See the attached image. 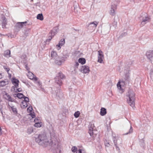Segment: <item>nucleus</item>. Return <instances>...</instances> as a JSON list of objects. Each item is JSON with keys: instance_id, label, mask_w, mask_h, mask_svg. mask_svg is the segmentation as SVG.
I'll return each mask as SVG.
<instances>
[{"instance_id": "nucleus-1", "label": "nucleus", "mask_w": 153, "mask_h": 153, "mask_svg": "<svg viewBox=\"0 0 153 153\" xmlns=\"http://www.w3.org/2000/svg\"><path fill=\"white\" fill-rule=\"evenodd\" d=\"M35 141L39 145L46 147L48 145V141L45 134H39L37 137L35 138Z\"/></svg>"}, {"instance_id": "nucleus-2", "label": "nucleus", "mask_w": 153, "mask_h": 153, "mask_svg": "<svg viewBox=\"0 0 153 153\" xmlns=\"http://www.w3.org/2000/svg\"><path fill=\"white\" fill-rule=\"evenodd\" d=\"M135 93L132 90H129L126 94V99L128 103L132 108L135 106Z\"/></svg>"}, {"instance_id": "nucleus-3", "label": "nucleus", "mask_w": 153, "mask_h": 153, "mask_svg": "<svg viewBox=\"0 0 153 153\" xmlns=\"http://www.w3.org/2000/svg\"><path fill=\"white\" fill-rule=\"evenodd\" d=\"M52 150L56 153H60L61 152L59 142L57 140H52L50 143Z\"/></svg>"}, {"instance_id": "nucleus-4", "label": "nucleus", "mask_w": 153, "mask_h": 153, "mask_svg": "<svg viewBox=\"0 0 153 153\" xmlns=\"http://www.w3.org/2000/svg\"><path fill=\"white\" fill-rule=\"evenodd\" d=\"M65 78V75L62 72H59L58 75L55 77V82L59 85H61L62 84V80Z\"/></svg>"}, {"instance_id": "nucleus-5", "label": "nucleus", "mask_w": 153, "mask_h": 153, "mask_svg": "<svg viewBox=\"0 0 153 153\" xmlns=\"http://www.w3.org/2000/svg\"><path fill=\"white\" fill-rule=\"evenodd\" d=\"M66 59V57H59V56L54 59V62L57 65H60L62 63L64 62Z\"/></svg>"}, {"instance_id": "nucleus-6", "label": "nucleus", "mask_w": 153, "mask_h": 153, "mask_svg": "<svg viewBox=\"0 0 153 153\" xmlns=\"http://www.w3.org/2000/svg\"><path fill=\"white\" fill-rule=\"evenodd\" d=\"M141 20L142 21L141 23L140 26H143L147 22H149L150 20V18L146 15L142 17Z\"/></svg>"}, {"instance_id": "nucleus-7", "label": "nucleus", "mask_w": 153, "mask_h": 153, "mask_svg": "<svg viewBox=\"0 0 153 153\" xmlns=\"http://www.w3.org/2000/svg\"><path fill=\"white\" fill-rule=\"evenodd\" d=\"M129 76L128 74H126L125 75V81H119L117 84V86L118 88L119 89H121V85H122L123 83L125 84V83L126 84L129 82Z\"/></svg>"}, {"instance_id": "nucleus-8", "label": "nucleus", "mask_w": 153, "mask_h": 153, "mask_svg": "<svg viewBox=\"0 0 153 153\" xmlns=\"http://www.w3.org/2000/svg\"><path fill=\"white\" fill-rule=\"evenodd\" d=\"M117 7V5L115 4H112L111 6V9L109 13L112 16H114L116 14V11Z\"/></svg>"}, {"instance_id": "nucleus-9", "label": "nucleus", "mask_w": 153, "mask_h": 153, "mask_svg": "<svg viewBox=\"0 0 153 153\" xmlns=\"http://www.w3.org/2000/svg\"><path fill=\"white\" fill-rule=\"evenodd\" d=\"M27 23V22H17L15 26V27L16 30H19L20 29L22 28L24 25L26 26L25 25Z\"/></svg>"}, {"instance_id": "nucleus-10", "label": "nucleus", "mask_w": 153, "mask_h": 153, "mask_svg": "<svg viewBox=\"0 0 153 153\" xmlns=\"http://www.w3.org/2000/svg\"><path fill=\"white\" fill-rule=\"evenodd\" d=\"M79 70L84 74L88 73L90 71L89 67L86 65L82 66Z\"/></svg>"}, {"instance_id": "nucleus-11", "label": "nucleus", "mask_w": 153, "mask_h": 153, "mask_svg": "<svg viewBox=\"0 0 153 153\" xmlns=\"http://www.w3.org/2000/svg\"><path fill=\"white\" fill-rule=\"evenodd\" d=\"M147 57L150 59L151 62L153 63V50L147 51L146 53Z\"/></svg>"}, {"instance_id": "nucleus-12", "label": "nucleus", "mask_w": 153, "mask_h": 153, "mask_svg": "<svg viewBox=\"0 0 153 153\" xmlns=\"http://www.w3.org/2000/svg\"><path fill=\"white\" fill-rule=\"evenodd\" d=\"M98 62L100 63H102L103 61V59L104 58V55L102 52L100 50L98 51Z\"/></svg>"}, {"instance_id": "nucleus-13", "label": "nucleus", "mask_w": 153, "mask_h": 153, "mask_svg": "<svg viewBox=\"0 0 153 153\" xmlns=\"http://www.w3.org/2000/svg\"><path fill=\"white\" fill-rule=\"evenodd\" d=\"M98 24V22L94 21L90 22L89 24V27L92 29H95Z\"/></svg>"}, {"instance_id": "nucleus-14", "label": "nucleus", "mask_w": 153, "mask_h": 153, "mask_svg": "<svg viewBox=\"0 0 153 153\" xmlns=\"http://www.w3.org/2000/svg\"><path fill=\"white\" fill-rule=\"evenodd\" d=\"M65 43V39H62L59 41L58 45H56L57 48L58 50H59L61 48V47Z\"/></svg>"}, {"instance_id": "nucleus-15", "label": "nucleus", "mask_w": 153, "mask_h": 153, "mask_svg": "<svg viewBox=\"0 0 153 153\" xmlns=\"http://www.w3.org/2000/svg\"><path fill=\"white\" fill-rule=\"evenodd\" d=\"M12 82L13 84L14 85L15 88H17L19 85V80L14 78H13L12 80Z\"/></svg>"}, {"instance_id": "nucleus-16", "label": "nucleus", "mask_w": 153, "mask_h": 153, "mask_svg": "<svg viewBox=\"0 0 153 153\" xmlns=\"http://www.w3.org/2000/svg\"><path fill=\"white\" fill-rule=\"evenodd\" d=\"M1 19V20L2 21V27L3 28H5L6 27V25H7V20L5 17L4 16L2 17Z\"/></svg>"}, {"instance_id": "nucleus-17", "label": "nucleus", "mask_w": 153, "mask_h": 153, "mask_svg": "<svg viewBox=\"0 0 153 153\" xmlns=\"http://www.w3.org/2000/svg\"><path fill=\"white\" fill-rule=\"evenodd\" d=\"M5 98L7 100L11 102L13 101V99L12 98L11 96L8 94L6 93L4 95Z\"/></svg>"}, {"instance_id": "nucleus-18", "label": "nucleus", "mask_w": 153, "mask_h": 153, "mask_svg": "<svg viewBox=\"0 0 153 153\" xmlns=\"http://www.w3.org/2000/svg\"><path fill=\"white\" fill-rule=\"evenodd\" d=\"M8 108L9 109H11L13 113L15 114H16L17 113V109L14 106H11L8 103Z\"/></svg>"}, {"instance_id": "nucleus-19", "label": "nucleus", "mask_w": 153, "mask_h": 153, "mask_svg": "<svg viewBox=\"0 0 153 153\" xmlns=\"http://www.w3.org/2000/svg\"><path fill=\"white\" fill-rule=\"evenodd\" d=\"M4 56L7 58L10 57V51L9 50H7L5 51L4 53Z\"/></svg>"}, {"instance_id": "nucleus-20", "label": "nucleus", "mask_w": 153, "mask_h": 153, "mask_svg": "<svg viewBox=\"0 0 153 153\" xmlns=\"http://www.w3.org/2000/svg\"><path fill=\"white\" fill-rule=\"evenodd\" d=\"M9 83L8 81L6 79L0 81V87H3Z\"/></svg>"}, {"instance_id": "nucleus-21", "label": "nucleus", "mask_w": 153, "mask_h": 153, "mask_svg": "<svg viewBox=\"0 0 153 153\" xmlns=\"http://www.w3.org/2000/svg\"><path fill=\"white\" fill-rule=\"evenodd\" d=\"M51 56L52 59H55L58 56L56 52L53 51L51 52Z\"/></svg>"}, {"instance_id": "nucleus-22", "label": "nucleus", "mask_w": 153, "mask_h": 153, "mask_svg": "<svg viewBox=\"0 0 153 153\" xmlns=\"http://www.w3.org/2000/svg\"><path fill=\"white\" fill-rule=\"evenodd\" d=\"M106 114V109L104 108H102L101 109L100 114L101 116H103Z\"/></svg>"}, {"instance_id": "nucleus-23", "label": "nucleus", "mask_w": 153, "mask_h": 153, "mask_svg": "<svg viewBox=\"0 0 153 153\" xmlns=\"http://www.w3.org/2000/svg\"><path fill=\"white\" fill-rule=\"evenodd\" d=\"M38 120V119H35L34 120V122H35L36 123L34 124V126L35 127H36L37 128H39V127H40L41 126V123L39 122H36V121H37Z\"/></svg>"}, {"instance_id": "nucleus-24", "label": "nucleus", "mask_w": 153, "mask_h": 153, "mask_svg": "<svg viewBox=\"0 0 153 153\" xmlns=\"http://www.w3.org/2000/svg\"><path fill=\"white\" fill-rule=\"evenodd\" d=\"M56 30L55 29H53L50 32L49 35L53 37L56 34Z\"/></svg>"}, {"instance_id": "nucleus-25", "label": "nucleus", "mask_w": 153, "mask_h": 153, "mask_svg": "<svg viewBox=\"0 0 153 153\" xmlns=\"http://www.w3.org/2000/svg\"><path fill=\"white\" fill-rule=\"evenodd\" d=\"M56 95L59 98H61L63 96V94L61 90H59L56 92Z\"/></svg>"}, {"instance_id": "nucleus-26", "label": "nucleus", "mask_w": 153, "mask_h": 153, "mask_svg": "<svg viewBox=\"0 0 153 153\" xmlns=\"http://www.w3.org/2000/svg\"><path fill=\"white\" fill-rule=\"evenodd\" d=\"M27 102H26L24 100L22 102V104L21 107L22 108H25L27 106Z\"/></svg>"}, {"instance_id": "nucleus-27", "label": "nucleus", "mask_w": 153, "mask_h": 153, "mask_svg": "<svg viewBox=\"0 0 153 153\" xmlns=\"http://www.w3.org/2000/svg\"><path fill=\"white\" fill-rule=\"evenodd\" d=\"M27 76L30 79H33L34 78V75L31 72H28Z\"/></svg>"}, {"instance_id": "nucleus-28", "label": "nucleus", "mask_w": 153, "mask_h": 153, "mask_svg": "<svg viewBox=\"0 0 153 153\" xmlns=\"http://www.w3.org/2000/svg\"><path fill=\"white\" fill-rule=\"evenodd\" d=\"M79 62L81 63L83 65L85 63L86 60L84 58H80L78 60Z\"/></svg>"}, {"instance_id": "nucleus-29", "label": "nucleus", "mask_w": 153, "mask_h": 153, "mask_svg": "<svg viewBox=\"0 0 153 153\" xmlns=\"http://www.w3.org/2000/svg\"><path fill=\"white\" fill-rule=\"evenodd\" d=\"M37 18L41 21L43 19V16L42 14H39L37 16Z\"/></svg>"}, {"instance_id": "nucleus-30", "label": "nucleus", "mask_w": 153, "mask_h": 153, "mask_svg": "<svg viewBox=\"0 0 153 153\" xmlns=\"http://www.w3.org/2000/svg\"><path fill=\"white\" fill-rule=\"evenodd\" d=\"M17 97L19 99H21L24 97V96L22 93H18L17 94Z\"/></svg>"}, {"instance_id": "nucleus-31", "label": "nucleus", "mask_w": 153, "mask_h": 153, "mask_svg": "<svg viewBox=\"0 0 153 153\" xmlns=\"http://www.w3.org/2000/svg\"><path fill=\"white\" fill-rule=\"evenodd\" d=\"M88 132L91 136L93 135V128L92 127L89 128Z\"/></svg>"}, {"instance_id": "nucleus-32", "label": "nucleus", "mask_w": 153, "mask_h": 153, "mask_svg": "<svg viewBox=\"0 0 153 153\" xmlns=\"http://www.w3.org/2000/svg\"><path fill=\"white\" fill-rule=\"evenodd\" d=\"M80 114V112L79 111H77L74 114V116L76 118H77L78 117Z\"/></svg>"}, {"instance_id": "nucleus-33", "label": "nucleus", "mask_w": 153, "mask_h": 153, "mask_svg": "<svg viewBox=\"0 0 153 153\" xmlns=\"http://www.w3.org/2000/svg\"><path fill=\"white\" fill-rule=\"evenodd\" d=\"M33 129L32 128H29L27 129V133L29 134H30L33 132Z\"/></svg>"}, {"instance_id": "nucleus-34", "label": "nucleus", "mask_w": 153, "mask_h": 153, "mask_svg": "<svg viewBox=\"0 0 153 153\" xmlns=\"http://www.w3.org/2000/svg\"><path fill=\"white\" fill-rule=\"evenodd\" d=\"M132 131H133V129H132V128L131 126L130 128L129 131L128 132H127L126 133H125V134H124L123 135H127L128 134H130V133H132Z\"/></svg>"}, {"instance_id": "nucleus-35", "label": "nucleus", "mask_w": 153, "mask_h": 153, "mask_svg": "<svg viewBox=\"0 0 153 153\" xmlns=\"http://www.w3.org/2000/svg\"><path fill=\"white\" fill-rule=\"evenodd\" d=\"M77 148L76 146H73L71 148V151L73 152H75L77 151Z\"/></svg>"}, {"instance_id": "nucleus-36", "label": "nucleus", "mask_w": 153, "mask_h": 153, "mask_svg": "<svg viewBox=\"0 0 153 153\" xmlns=\"http://www.w3.org/2000/svg\"><path fill=\"white\" fill-rule=\"evenodd\" d=\"M30 29H27L25 31V35L27 36H28V33L29 32V30H30Z\"/></svg>"}, {"instance_id": "nucleus-37", "label": "nucleus", "mask_w": 153, "mask_h": 153, "mask_svg": "<svg viewBox=\"0 0 153 153\" xmlns=\"http://www.w3.org/2000/svg\"><path fill=\"white\" fill-rule=\"evenodd\" d=\"M79 65V63L78 62H76L74 65V67L75 68L74 70H75L76 68H77L78 67Z\"/></svg>"}, {"instance_id": "nucleus-38", "label": "nucleus", "mask_w": 153, "mask_h": 153, "mask_svg": "<svg viewBox=\"0 0 153 153\" xmlns=\"http://www.w3.org/2000/svg\"><path fill=\"white\" fill-rule=\"evenodd\" d=\"M23 98L24 99V101H25L27 102H29V99L28 97H25L24 96V97Z\"/></svg>"}, {"instance_id": "nucleus-39", "label": "nucleus", "mask_w": 153, "mask_h": 153, "mask_svg": "<svg viewBox=\"0 0 153 153\" xmlns=\"http://www.w3.org/2000/svg\"><path fill=\"white\" fill-rule=\"evenodd\" d=\"M3 68L8 73V74H9V71L10 70V68H7L5 66H3Z\"/></svg>"}, {"instance_id": "nucleus-40", "label": "nucleus", "mask_w": 153, "mask_h": 153, "mask_svg": "<svg viewBox=\"0 0 153 153\" xmlns=\"http://www.w3.org/2000/svg\"><path fill=\"white\" fill-rule=\"evenodd\" d=\"M53 37L52 36H51L49 35V37H48V39L46 41L47 42V41H49V42H50L51 40V39H52V38Z\"/></svg>"}, {"instance_id": "nucleus-41", "label": "nucleus", "mask_w": 153, "mask_h": 153, "mask_svg": "<svg viewBox=\"0 0 153 153\" xmlns=\"http://www.w3.org/2000/svg\"><path fill=\"white\" fill-rule=\"evenodd\" d=\"M32 110H33V108L31 106L27 108V111L28 112H31L32 111Z\"/></svg>"}, {"instance_id": "nucleus-42", "label": "nucleus", "mask_w": 153, "mask_h": 153, "mask_svg": "<svg viewBox=\"0 0 153 153\" xmlns=\"http://www.w3.org/2000/svg\"><path fill=\"white\" fill-rule=\"evenodd\" d=\"M150 74L151 79L153 82V72L152 71L151 72Z\"/></svg>"}, {"instance_id": "nucleus-43", "label": "nucleus", "mask_w": 153, "mask_h": 153, "mask_svg": "<svg viewBox=\"0 0 153 153\" xmlns=\"http://www.w3.org/2000/svg\"><path fill=\"white\" fill-rule=\"evenodd\" d=\"M117 22H116L115 21H114L112 25L113 26H114V27H116L117 26Z\"/></svg>"}, {"instance_id": "nucleus-44", "label": "nucleus", "mask_w": 153, "mask_h": 153, "mask_svg": "<svg viewBox=\"0 0 153 153\" xmlns=\"http://www.w3.org/2000/svg\"><path fill=\"white\" fill-rule=\"evenodd\" d=\"M30 115L32 117V118H35V115L34 113L33 114L31 113L30 114Z\"/></svg>"}, {"instance_id": "nucleus-45", "label": "nucleus", "mask_w": 153, "mask_h": 153, "mask_svg": "<svg viewBox=\"0 0 153 153\" xmlns=\"http://www.w3.org/2000/svg\"><path fill=\"white\" fill-rule=\"evenodd\" d=\"M105 144L106 146L109 147L110 146L109 143L108 142H105Z\"/></svg>"}, {"instance_id": "nucleus-46", "label": "nucleus", "mask_w": 153, "mask_h": 153, "mask_svg": "<svg viewBox=\"0 0 153 153\" xmlns=\"http://www.w3.org/2000/svg\"><path fill=\"white\" fill-rule=\"evenodd\" d=\"M113 141L114 144V146H116L117 144V140H114Z\"/></svg>"}, {"instance_id": "nucleus-47", "label": "nucleus", "mask_w": 153, "mask_h": 153, "mask_svg": "<svg viewBox=\"0 0 153 153\" xmlns=\"http://www.w3.org/2000/svg\"><path fill=\"white\" fill-rule=\"evenodd\" d=\"M25 68H26V69L28 71H29V69H30V68H29L28 67V65H25Z\"/></svg>"}, {"instance_id": "nucleus-48", "label": "nucleus", "mask_w": 153, "mask_h": 153, "mask_svg": "<svg viewBox=\"0 0 153 153\" xmlns=\"http://www.w3.org/2000/svg\"><path fill=\"white\" fill-rule=\"evenodd\" d=\"M115 146L116 147V150L118 151H120V149L117 146V145L116 146Z\"/></svg>"}, {"instance_id": "nucleus-49", "label": "nucleus", "mask_w": 153, "mask_h": 153, "mask_svg": "<svg viewBox=\"0 0 153 153\" xmlns=\"http://www.w3.org/2000/svg\"><path fill=\"white\" fill-rule=\"evenodd\" d=\"M112 140H113V141L114 140H116V136H114L113 134H112Z\"/></svg>"}, {"instance_id": "nucleus-50", "label": "nucleus", "mask_w": 153, "mask_h": 153, "mask_svg": "<svg viewBox=\"0 0 153 153\" xmlns=\"http://www.w3.org/2000/svg\"><path fill=\"white\" fill-rule=\"evenodd\" d=\"M37 79H38L37 77H36V76L34 75V78L32 79L34 80L35 81H36L37 80Z\"/></svg>"}, {"instance_id": "nucleus-51", "label": "nucleus", "mask_w": 153, "mask_h": 153, "mask_svg": "<svg viewBox=\"0 0 153 153\" xmlns=\"http://www.w3.org/2000/svg\"><path fill=\"white\" fill-rule=\"evenodd\" d=\"M22 91V89L20 88H18L16 89V92H20Z\"/></svg>"}, {"instance_id": "nucleus-52", "label": "nucleus", "mask_w": 153, "mask_h": 153, "mask_svg": "<svg viewBox=\"0 0 153 153\" xmlns=\"http://www.w3.org/2000/svg\"><path fill=\"white\" fill-rule=\"evenodd\" d=\"M1 130H2L1 128L0 127V135H1L2 134V132H1Z\"/></svg>"}, {"instance_id": "nucleus-53", "label": "nucleus", "mask_w": 153, "mask_h": 153, "mask_svg": "<svg viewBox=\"0 0 153 153\" xmlns=\"http://www.w3.org/2000/svg\"><path fill=\"white\" fill-rule=\"evenodd\" d=\"M3 77V76L0 73V79H1Z\"/></svg>"}, {"instance_id": "nucleus-54", "label": "nucleus", "mask_w": 153, "mask_h": 153, "mask_svg": "<svg viewBox=\"0 0 153 153\" xmlns=\"http://www.w3.org/2000/svg\"><path fill=\"white\" fill-rule=\"evenodd\" d=\"M2 106L1 105H0V111H1V110H2Z\"/></svg>"}, {"instance_id": "nucleus-55", "label": "nucleus", "mask_w": 153, "mask_h": 153, "mask_svg": "<svg viewBox=\"0 0 153 153\" xmlns=\"http://www.w3.org/2000/svg\"><path fill=\"white\" fill-rule=\"evenodd\" d=\"M0 111L1 113V114H2V116L3 117V112H2V110H1V111Z\"/></svg>"}, {"instance_id": "nucleus-56", "label": "nucleus", "mask_w": 153, "mask_h": 153, "mask_svg": "<svg viewBox=\"0 0 153 153\" xmlns=\"http://www.w3.org/2000/svg\"><path fill=\"white\" fill-rule=\"evenodd\" d=\"M74 30H76V31H79V30H75V29H74Z\"/></svg>"}, {"instance_id": "nucleus-57", "label": "nucleus", "mask_w": 153, "mask_h": 153, "mask_svg": "<svg viewBox=\"0 0 153 153\" xmlns=\"http://www.w3.org/2000/svg\"><path fill=\"white\" fill-rule=\"evenodd\" d=\"M9 76H11V75L10 74H9Z\"/></svg>"}, {"instance_id": "nucleus-58", "label": "nucleus", "mask_w": 153, "mask_h": 153, "mask_svg": "<svg viewBox=\"0 0 153 153\" xmlns=\"http://www.w3.org/2000/svg\"><path fill=\"white\" fill-rule=\"evenodd\" d=\"M1 102V100L0 99V102Z\"/></svg>"}, {"instance_id": "nucleus-59", "label": "nucleus", "mask_w": 153, "mask_h": 153, "mask_svg": "<svg viewBox=\"0 0 153 153\" xmlns=\"http://www.w3.org/2000/svg\"><path fill=\"white\" fill-rule=\"evenodd\" d=\"M1 35V34H0V35Z\"/></svg>"}]
</instances>
